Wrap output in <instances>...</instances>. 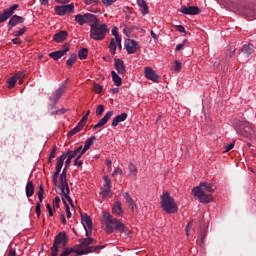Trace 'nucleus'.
Segmentation results:
<instances>
[{"instance_id":"nucleus-55","label":"nucleus","mask_w":256,"mask_h":256,"mask_svg":"<svg viewBox=\"0 0 256 256\" xmlns=\"http://www.w3.org/2000/svg\"><path fill=\"white\" fill-rule=\"evenodd\" d=\"M182 64L179 61H175L174 71H181Z\"/></svg>"},{"instance_id":"nucleus-25","label":"nucleus","mask_w":256,"mask_h":256,"mask_svg":"<svg viewBox=\"0 0 256 256\" xmlns=\"http://www.w3.org/2000/svg\"><path fill=\"white\" fill-rule=\"evenodd\" d=\"M251 53H253V44H245L240 50V55L248 59Z\"/></svg>"},{"instance_id":"nucleus-27","label":"nucleus","mask_w":256,"mask_h":256,"mask_svg":"<svg viewBox=\"0 0 256 256\" xmlns=\"http://www.w3.org/2000/svg\"><path fill=\"white\" fill-rule=\"evenodd\" d=\"M111 75L114 85H116V87H121V85H123V80L121 79V76H119V74H117L115 70H112Z\"/></svg>"},{"instance_id":"nucleus-3","label":"nucleus","mask_w":256,"mask_h":256,"mask_svg":"<svg viewBox=\"0 0 256 256\" xmlns=\"http://www.w3.org/2000/svg\"><path fill=\"white\" fill-rule=\"evenodd\" d=\"M209 193H215V187L209 182H201L199 186L192 189L194 197L200 201V203H211L213 196Z\"/></svg>"},{"instance_id":"nucleus-31","label":"nucleus","mask_w":256,"mask_h":256,"mask_svg":"<svg viewBox=\"0 0 256 256\" xmlns=\"http://www.w3.org/2000/svg\"><path fill=\"white\" fill-rule=\"evenodd\" d=\"M35 193V186L33 185L32 181H29L26 184V197H33V194Z\"/></svg>"},{"instance_id":"nucleus-28","label":"nucleus","mask_w":256,"mask_h":256,"mask_svg":"<svg viewBox=\"0 0 256 256\" xmlns=\"http://www.w3.org/2000/svg\"><path fill=\"white\" fill-rule=\"evenodd\" d=\"M138 7H140L142 15H147L149 13V6L145 0H136Z\"/></svg>"},{"instance_id":"nucleus-52","label":"nucleus","mask_w":256,"mask_h":256,"mask_svg":"<svg viewBox=\"0 0 256 256\" xmlns=\"http://www.w3.org/2000/svg\"><path fill=\"white\" fill-rule=\"evenodd\" d=\"M57 153V147H53L50 153L48 162L51 163V159H55V154Z\"/></svg>"},{"instance_id":"nucleus-13","label":"nucleus","mask_w":256,"mask_h":256,"mask_svg":"<svg viewBox=\"0 0 256 256\" xmlns=\"http://www.w3.org/2000/svg\"><path fill=\"white\" fill-rule=\"evenodd\" d=\"M67 155H69L71 159H81V157L85 155V152H83V146H79L75 150H68L67 152H64L60 157L64 156L65 161V157H67Z\"/></svg>"},{"instance_id":"nucleus-40","label":"nucleus","mask_w":256,"mask_h":256,"mask_svg":"<svg viewBox=\"0 0 256 256\" xmlns=\"http://www.w3.org/2000/svg\"><path fill=\"white\" fill-rule=\"evenodd\" d=\"M83 3H85L86 5H91L92 7H95L97 5H101L100 0H83Z\"/></svg>"},{"instance_id":"nucleus-54","label":"nucleus","mask_w":256,"mask_h":256,"mask_svg":"<svg viewBox=\"0 0 256 256\" xmlns=\"http://www.w3.org/2000/svg\"><path fill=\"white\" fill-rule=\"evenodd\" d=\"M35 211L37 217H41V202H37Z\"/></svg>"},{"instance_id":"nucleus-14","label":"nucleus","mask_w":256,"mask_h":256,"mask_svg":"<svg viewBox=\"0 0 256 256\" xmlns=\"http://www.w3.org/2000/svg\"><path fill=\"white\" fill-rule=\"evenodd\" d=\"M19 5L14 4L11 6V8L5 9L3 12H0V23H5L7 19L10 17H13V13H15V10H17Z\"/></svg>"},{"instance_id":"nucleus-34","label":"nucleus","mask_w":256,"mask_h":256,"mask_svg":"<svg viewBox=\"0 0 256 256\" xmlns=\"http://www.w3.org/2000/svg\"><path fill=\"white\" fill-rule=\"evenodd\" d=\"M81 129H83V126L81 124H77L72 130H70L68 137L70 138L73 137V135H77Z\"/></svg>"},{"instance_id":"nucleus-38","label":"nucleus","mask_w":256,"mask_h":256,"mask_svg":"<svg viewBox=\"0 0 256 256\" xmlns=\"http://www.w3.org/2000/svg\"><path fill=\"white\" fill-rule=\"evenodd\" d=\"M112 35H113V37H115V38H112V39H114V40H116L120 43L121 37L119 36V28H117V26L112 28Z\"/></svg>"},{"instance_id":"nucleus-51","label":"nucleus","mask_w":256,"mask_h":256,"mask_svg":"<svg viewBox=\"0 0 256 256\" xmlns=\"http://www.w3.org/2000/svg\"><path fill=\"white\" fill-rule=\"evenodd\" d=\"M117 175H123V169L121 168H116L113 173H112V177H117Z\"/></svg>"},{"instance_id":"nucleus-46","label":"nucleus","mask_w":256,"mask_h":256,"mask_svg":"<svg viewBox=\"0 0 256 256\" xmlns=\"http://www.w3.org/2000/svg\"><path fill=\"white\" fill-rule=\"evenodd\" d=\"M67 159L65 161V168L63 169L62 173L65 171V173L67 174V167L71 165V160L73 158H71L69 155H66Z\"/></svg>"},{"instance_id":"nucleus-11","label":"nucleus","mask_w":256,"mask_h":256,"mask_svg":"<svg viewBox=\"0 0 256 256\" xmlns=\"http://www.w3.org/2000/svg\"><path fill=\"white\" fill-rule=\"evenodd\" d=\"M144 76L148 81H152L153 83H161V77L157 74L152 67H145L144 68Z\"/></svg>"},{"instance_id":"nucleus-49","label":"nucleus","mask_w":256,"mask_h":256,"mask_svg":"<svg viewBox=\"0 0 256 256\" xmlns=\"http://www.w3.org/2000/svg\"><path fill=\"white\" fill-rule=\"evenodd\" d=\"M102 3L105 7H111V5L117 3V0H102Z\"/></svg>"},{"instance_id":"nucleus-24","label":"nucleus","mask_w":256,"mask_h":256,"mask_svg":"<svg viewBox=\"0 0 256 256\" xmlns=\"http://www.w3.org/2000/svg\"><path fill=\"white\" fill-rule=\"evenodd\" d=\"M113 215H117V217H123L125 212L123 211V206H121V202L116 201L112 206Z\"/></svg>"},{"instance_id":"nucleus-64","label":"nucleus","mask_w":256,"mask_h":256,"mask_svg":"<svg viewBox=\"0 0 256 256\" xmlns=\"http://www.w3.org/2000/svg\"><path fill=\"white\" fill-rule=\"evenodd\" d=\"M51 255L52 256H58L59 255V250H56L54 248H51Z\"/></svg>"},{"instance_id":"nucleus-43","label":"nucleus","mask_w":256,"mask_h":256,"mask_svg":"<svg viewBox=\"0 0 256 256\" xmlns=\"http://www.w3.org/2000/svg\"><path fill=\"white\" fill-rule=\"evenodd\" d=\"M101 91H103V86H101L100 84L98 83H95L93 85V92L94 93H97L98 95L101 94Z\"/></svg>"},{"instance_id":"nucleus-7","label":"nucleus","mask_w":256,"mask_h":256,"mask_svg":"<svg viewBox=\"0 0 256 256\" xmlns=\"http://www.w3.org/2000/svg\"><path fill=\"white\" fill-rule=\"evenodd\" d=\"M105 246H89L86 249H81V246H75L70 248L71 253H76V255H87V253H95V251H99V249H104Z\"/></svg>"},{"instance_id":"nucleus-42","label":"nucleus","mask_w":256,"mask_h":256,"mask_svg":"<svg viewBox=\"0 0 256 256\" xmlns=\"http://www.w3.org/2000/svg\"><path fill=\"white\" fill-rule=\"evenodd\" d=\"M43 193H45V189L43 188V185H40L38 191L39 203H43Z\"/></svg>"},{"instance_id":"nucleus-8","label":"nucleus","mask_w":256,"mask_h":256,"mask_svg":"<svg viewBox=\"0 0 256 256\" xmlns=\"http://www.w3.org/2000/svg\"><path fill=\"white\" fill-rule=\"evenodd\" d=\"M67 245V234L65 232H60L54 239L51 249H56L59 251L61 247Z\"/></svg>"},{"instance_id":"nucleus-50","label":"nucleus","mask_w":256,"mask_h":256,"mask_svg":"<svg viewBox=\"0 0 256 256\" xmlns=\"http://www.w3.org/2000/svg\"><path fill=\"white\" fill-rule=\"evenodd\" d=\"M59 203H61V198H59V196H56L53 200V207L59 209Z\"/></svg>"},{"instance_id":"nucleus-10","label":"nucleus","mask_w":256,"mask_h":256,"mask_svg":"<svg viewBox=\"0 0 256 256\" xmlns=\"http://www.w3.org/2000/svg\"><path fill=\"white\" fill-rule=\"evenodd\" d=\"M55 11L57 15L63 17L65 15H71V13H75V4L71 3L68 5L56 6Z\"/></svg>"},{"instance_id":"nucleus-39","label":"nucleus","mask_w":256,"mask_h":256,"mask_svg":"<svg viewBox=\"0 0 256 256\" xmlns=\"http://www.w3.org/2000/svg\"><path fill=\"white\" fill-rule=\"evenodd\" d=\"M104 184L102 189H111L112 185H111V179L109 178V176H104Z\"/></svg>"},{"instance_id":"nucleus-12","label":"nucleus","mask_w":256,"mask_h":256,"mask_svg":"<svg viewBox=\"0 0 256 256\" xmlns=\"http://www.w3.org/2000/svg\"><path fill=\"white\" fill-rule=\"evenodd\" d=\"M124 47L126 49V52L128 55H135L141 48L139 46V42L133 40V39H128V41L124 44Z\"/></svg>"},{"instance_id":"nucleus-4","label":"nucleus","mask_w":256,"mask_h":256,"mask_svg":"<svg viewBox=\"0 0 256 256\" xmlns=\"http://www.w3.org/2000/svg\"><path fill=\"white\" fill-rule=\"evenodd\" d=\"M234 129L238 135L245 137V139H253L255 137V126L243 117L237 118L234 123Z\"/></svg>"},{"instance_id":"nucleus-33","label":"nucleus","mask_w":256,"mask_h":256,"mask_svg":"<svg viewBox=\"0 0 256 256\" xmlns=\"http://www.w3.org/2000/svg\"><path fill=\"white\" fill-rule=\"evenodd\" d=\"M128 169H129V177H131L132 175H133V177H137L138 170H137V166H135V164L130 163L128 166Z\"/></svg>"},{"instance_id":"nucleus-18","label":"nucleus","mask_w":256,"mask_h":256,"mask_svg":"<svg viewBox=\"0 0 256 256\" xmlns=\"http://www.w3.org/2000/svg\"><path fill=\"white\" fill-rule=\"evenodd\" d=\"M82 225L84 227L86 237H89V230H87V227L88 229H92L93 227V220H91L89 215H82Z\"/></svg>"},{"instance_id":"nucleus-58","label":"nucleus","mask_w":256,"mask_h":256,"mask_svg":"<svg viewBox=\"0 0 256 256\" xmlns=\"http://www.w3.org/2000/svg\"><path fill=\"white\" fill-rule=\"evenodd\" d=\"M191 227H193V222H188L185 231H186V235L189 236V231H191Z\"/></svg>"},{"instance_id":"nucleus-23","label":"nucleus","mask_w":256,"mask_h":256,"mask_svg":"<svg viewBox=\"0 0 256 256\" xmlns=\"http://www.w3.org/2000/svg\"><path fill=\"white\" fill-rule=\"evenodd\" d=\"M67 37H69V32L61 30L58 33L54 34L53 41H55V43H63V41L67 40Z\"/></svg>"},{"instance_id":"nucleus-41","label":"nucleus","mask_w":256,"mask_h":256,"mask_svg":"<svg viewBox=\"0 0 256 256\" xmlns=\"http://www.w3.org/2000/svg\"><path fill=\"white\" fill-rule=\"evenodd\" d=\"M26 32H27V27H23L22 29H20L18 31H14L13 35H14V37H21L22 35H25Z\"/></svg>"},{"instance_id":"nucleus-45","label":"nucleus","mask_w":256,"mask_h":256,"mask_svg":"<svg viewBox=\"0 0 256 256\" xmlns=\"http://www.w3.org/2000/svg\"><path fill=\"white\" fill-rule=\"evenodd\" d=\"M187 43H189V41L187 39L183 40L182 43L177 44L175 51H181L182 49H184L185 45H187Z\"/></svg>"},{"instance_id":"nucleus-61","label":"nucleus","mask_w":256,"mask_h":256,"mask_svg":"<svg viewBox=\"0 0 256 256\" xmlns=\"http://www.w3.org/2000/svg\"><path fill=\"white\" fill-rule=\"evenodd\" d=\"M71 253V248H66L60 256H69Z\"/></svg>"},{"instance_id":"nucleus-29","label":"nucleus","mask_w":256,"mask_h":256,"mask_svg":"<svg viewBox=\"0 0 256 256\" xmlns=\"http://www.w3.org/2000/svg\"><path fill=\"white\" fill-rule=\"evenodd\" d=\"M79 243H80V247H89V245H94V243H97V240L91 237H88V238L80 239Z\"/></svg>"},{"instance_id":"nucleus-35","label":"nucleus","mask_w":256,"mask_h":256,"mask_svg":"<svg viewBox=\"0 0 256 256\" xmlns=\"http://www.w3.org/2000/svg\"><path fill=\"white\" fill-rule=\"evenodd\" d=\"M87 55H89V50L87 48H82L78 51V57L81 60L86 59Z\"/></svg>"},{"instance_id":"nucleus-19","label":"nucleus","mask_w":256,"mask_h":256,"mask_svg":"<svg viewBox=\"0 0 256 256\" xmlns=\"http://www.w3.org/2000/svg\"><path fill=\"white\" fill-rule=\"evenodd\" d=\"M21 23H25V18L22 16L13 15L8 22L9 31Z\"/></svg>"},{"instance_id":"nucleus-62","label":"nucleus","mask_w":256,"mask_h":256,"mask_svg":"<svg viewBox=\"0 0 256 256\" xmlns=\"http://www.w3.org/2000/svg\"><path fill=\"white\" fill-rule=\"evenodd\" d=\"M15 255H17L15 248H10L8 251V256H15Z\"/></svg>"},{"instance_id":"nucleus-63","label":"nucleus","mask_w":256,"mask_h":256,"mask_svg":"<svg viewBox=\"0 0 256 256\" xmlns=\"http://www.w3.org/2000/svg\"><path fill=\"white\" fill-rule=\"evenodd\" d=\"M46 209L50 215V217H53V209L51 208V205L50 204H47L46 205Z\"/></svg>"},{"instance_id":"nucleus-44","label":"nucleus","mask_w":256,"mask_h":256,"mask_svg":"<svg viewBox=\"0 0 256 256\" xmlns=\"http://www.w3.org/2000/svg\"><path fill=\"white\" fill-rule=\"evenodd\" d=\"M103 111H105V106L103 105H98L96 108V115L97 117H101V115H103Z\"/></svg>"},{"instance_id":"nucleus-37","label":"nucleus","mask_w":256,"mask_h":256,"mask_svg":"<svg viewBox=\"0 0 256 256\" xmlns=\"http://www.w3.org/2000/svg\"><path fill=\"white\" fill-rule=\"evenodd\" d=\"M17 79H19L18 76H12L8 79V88L13 89L15 87V84L17 83Z\"/></svg>"},{"instance_id":"nucleus-53","label":"nucleus","mask_w":256,"mask_h":256,"mask_svg":"<svg viewBox=\"0 0 256 256\" xmlns=\"http://www.w3.org/2000/svg\"><path fill=\"white\" fill-rule=\"evenodd\" d=\"M64 113H65V108H62V109H59V110H56V111H52L51 113H50V115H64Z\"/></svg>"},{"instance_id":"nucleus-6","label":"nucleus","mask_w":256,"mask_h":256,"mask_svg":"<svg viewBox=\"0 0 256 256\" xmlns=\"http://www.w3.org/2000/svg\"><path fill=\"white\" fill-rule=\"evenodd\" d=\"M161 207L168 214H175L179 211V206H177L175 199L171 197L169 192H163L161 196Z\"/></svg>"},{"instance_id":"nucleus-36","label":"nucleus","mask_w":256,"mask_h":256,"mask_svg":"<svg viewBox=\"0 0 256 256\" xmlns=\"http://www.w3.org/2000/svg\"><path fill=\"white\" fill-rule=\"evenodd\" d=\"M77 62V55L72 54L70 58L66 61L67 67H73Z\"/></svg>"},{"instance_id":"nucleus-32","label":"nucleus","mask_w":256,"mask_h":256,"mask_svg":"<svg viewBox=\"0 0 256 256\" xmlns=\"http://www.w3.org/2000/svg\"><path fill=\"white\" fill-rule=\"evenodd\" d=\"M100 195L102 199H107V197H113V192H111V188H101Z\"/></svg>"},{"instance_id":"nucleus-30","label":"nucleus","mask_w":256,"mask_h":256,"mask_svg":"<svg viewBox=\"0 0 256 256\" xmlns=\"http://www.w3.org/2000/svg\"><path fill=\"white\" fill-rule=\"evenodd\" d=\"M95 139H96L95 136L88 138L85 141L84 147L82 148V152L85 153V152L89 151V149H91V146L93 145V143H95Z\"/></svg>"},{"instance_id":"nucleus-26","label":"nucleus","mask_w":256,"mask_h":256,"mask_svg":"<svg viewBox=\"0 0 256 256\" xmlns=\"http://www.w3.org/2000/svg\"><path fill=\"white\" fill-rule=\"evenodd\" d=\"M128 117V114L126 112H123L119 115H117L113 120H112V127H117L119 123H123V121H126Z\"/></svg>"},{"instance_id":"nucleus-56","label":"nucleus","mask_w":256,"mask_h":256,"mask_svg":"<svg viewBox=\"0 0 256 256\" xmlns=\"http://www.w3.org/2000/svg\"><path fill=\"white\" fill-rule=\"evenodd\" d=\"M233 147H235V142H231L230 144L225 146V151L226 153L231 151V149H233Z\"/></svg>"},{"instance_id":"nucleus-21","label":"nucleus","mask_w":256,"mask_h":256,"mask_svg":"<svg viewBox=\"0 0 256 256\" xmlns=\"http://www.w3.org/2000/svg\"><path fill=\"white\" fill-rule=\"evenodd\" d=\"M114 112L113 110L108 111L105 116L100 119V121L94 125L93 129H101V127H103L104 125H107V122L109 121V119H111V117H113Z\"/></svg>"},{"instance_id":"nucleus-47","label":"nucleus","mask_w":256,"mask_h":256,"mask_svg":"<svg viewBox=\"0 0 256 256\" xmlns=\"http://www.w3.org/2000/svg\"><path fill=\"white\" fill-rule=\"evenodd\" d=\"M122 197H124V199L126 200V203H132L133 198L131 197V195H129V192L123 193Z\"/></svg>"},{"instance_id":"nucleus-20","label":"nucleus","mask_w":256,"mask_h":256,"mask_svg":"<svg viewBox=\"0 0 256 256\" xmlns=\"http://www.w3.org/2000/svg\"><path fill=\"white\" fill-rule=\"evenodd\" d=\"M117 47L118 49L121 51V40L119 42V40H115L113 38L110 39V44L108 46V49H109V53L111 55H115L117 53Z\"/></svg>"},{"instance_id":"nucleus-22","label":"nucleus","mask_w":256,"mask_h":256,"mask_svg":"<svg viewBox=\"0 0 256 256\" xmlns=\"http://www.w3.org/2000/svg\"><path fill=\"white\" fill-rule=\"evenodd\" d=\"M114 67L119 75H125V73H127L125 62L119 58L114 60Z\"/></svg>"},{"instance_id":"nucleus-57","label":"nucleus","mask_w":256,"mask_h":256,"mask_svg":"<svg viewBox=\"0 0 256 256\" xmlns=\"http://www.w3.org/2000/svg\"><path fill=\"white\" fill-rule=\"evenodd\" d=\"M176 30H177L179 33H187V31H185V26H183V25H177V26H176Z\"/></svg>"},{"instance_id":"nucleus-60","label":"nucleus","mask_w":256,"mask_h":256,"mask_svg":"<svg viewBox=\"0 0 256 256\" xmlns=\"http://www.w3.org/2000/svg\"><path fill=\"white\" fill-rule=\"evenodd\" d=\"M80 158H75L74 160V165L75 167H81V165H83V161L79 160Z\"/></svg>"},{"instance_id":"nucleus-48","label":"nucleus","mask_w":256,"mask_h":256,"mask_svg":"<svg viewBox=\"0 0 256 256\" xmlns=\"http://www.w3.org/2000/svg\"><path fill=\"white\" fill-rule=\"evenodd\" d=\"M87 121H89V116L84 115L82 119L78 122V125H81L82 127H85Z\"/></svg>"},{"instance_id":"nucleus-15","label":"nucleus","mask_w":256,"mask_h":256,"mask_svg":"<svg viewBox=\"0 0 256 256\" xmlns=\"http://www.w3.org/2000/svg\"><path fill=\"white\" fill-rule=\"evenodd\" d=\"M70 47L71 46L69 44H64L62 50L51 52L49 54V57L54 59V61H59V59H61V57H64V55H67V53H69Z\"/></svg>"},{"instance_id":"nucleus-17","label":"nucleus","mask_w":256,"mask_h":256,"mask_svg":"<svg viewBox=\"0 0 256 256\" xmlns=\"http://www.w3.org/2000/svg\"><path fill=\"white\" fill-rule=\"evenodd\" d=\"M180 13H183L184 15H199L201 10L197 6H182Z\"/></svg>"},{"instance_id":"nucleus-16","label":"nucleus","mask_w":256,"mask_h":256,"mask_svg":"<svg viewBox=\"0 0 256 256\" xmlns=\"http://www.w3.org/2000/svg\"><path fill=\"white\" fill-rule=\"evenodd\" d=\"M64 156H59L56 164V172L53 175V183L55 187H59V182H57V178L59 177V173H61V169H63Z\"/></svg>"},{"instance_id":"nucleus-2","label":"nucleus","mask_w":256,"mask_h":256,"mask_svg":"<svg viewBox=\"0 0 256 256\" xmlns=\"http://www.w3.org/2000/svg\"><path fill=\"white\" fill-rule=\"evenodd\" d=\"M102 223L105 225L104 231L108 235L114 233L115 231H119V233H124L125 235H131V230L125 226L121 220L113 217V215L108 212H103Z\"/></svg>"},{"instance_id":"nucleus-5","label":"nucleus","mask_w":256,"mask_h":256,"mask_svg":"<svg viewBox=\"0 0 256 256\" xmlns=\"http://www.w3.org/2000/svg\"><path fill=\"white\" fill-rule=\"evenodd\" d=\"M60 191L62 195V201L66 207V213H70L71 209L69 208V205H71V207H74V206H73V200L71 199V196H69L70 190H69V184L67 183L65 170L60 174Z\"/></svg>"},{"instance_id":"nucleus-59","label":"nucleus","mask_w":256,"mask_h":256,"mask_svg":"<svg viewBox=\"0 0 256 256\" xmlns=\"http://www.w3.org/2000/svg\"><path fill=\"white\" fill-rule=\"evenodd\" d=\"M12 43H13V45H21V43H23V41L19 37H16V38L12 39Z\"/></svg>"},{"instance_id":"nucleus-9","label":"nucleus","mask_w":256,"mask_h":256,"mask_svg":"<svg viewBox=\"0 0 256 256\" xmlns=\"http://www.w3.org/2000/svg\"><path fill=\"white\" fill-rule=\"evenodd\" d=\"M67 89V86L65 84H62L56 91L52 93V95L49 98V101L53 103L52 109L55 108V104L59 103V100L61 97H63V93H65Z\"/></svg>"},{"instance_id":"nucleus-1","label":"nucleus","mask_w":256,"mask_h":256,"mask_svg":"<svg viewBox=\"0 0 256 256\" xmlns=\"http://www.w3.org/2000/svg\"><path fill=\"white\" fill-rule=\"evenodd\" d=\"M74 21L81 26L90 25V39H93V41H103L109 35V25L107 23L100 24L99 18L94 14H78L75 16Z\"/></svg>"}]
</instances>
